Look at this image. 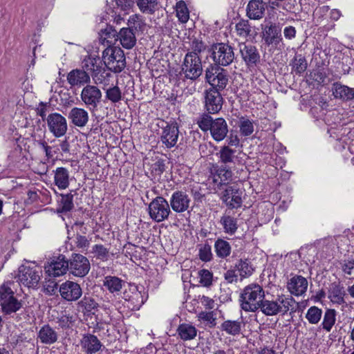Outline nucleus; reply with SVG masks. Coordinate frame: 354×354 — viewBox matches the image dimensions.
<instances>
[{
  "label": "nucleus",
  "instance_id": "1",
  "mask_svg": "<svg viewBox=\"0 0 354 354\" xmlns=\"http://www.w3.org/2000/svg\"><path fill=\"white\" fill-rule=\"evenodd\" d=\"M264 297L263 287L257 283H252L241 290L239 299L241 307L246 312L254 313L261 307Z\"/></svg>",
  "mask_w": 354,
  "mask_h": 354
},
{
  "label": "nucleus",
  "instance_id": "2",
  "mask_svg": "<svg viewBox=\"0 0 354 354\" xmlns=\"http://www.w3.org/2000/svg\"><path fill=\"white\" fill-rule=\"evenodd\" d=\"M197 124L203 131H210L212 138L220 142L223 140L228 133V125L223 118L214 119L207 114L202 115L197 120Z\"/></svg>",
  "mask_w": 354,
  "mask_h": 354
},
{
  "label": "nucleus",
  "instance_id": "3",
  "mask_svg": "<svg viewBox=\"0 0 354 354\" xmlns=\"http://www.w3.org/2000/svg\"><path fill=\"white\" fill-rule=\"evenodd\" d=\"M293 302L292 298H286L283 295L278 296L275 300H269L264 297L259 310L266 316H274L279 313L285 315L290 309Z\"/></svg>",
  "mask_w": 354,
  "mask_h": 354
},
{
  "label": "nucleus",
  "instance_id": "4",
  "mask_svg": "<svg viewBox=\"0 0 354 354\" xmlns=\"http://www.w3.org/2000/svg\"><path fill=\"white\" fill-rule=\"evenodd\" d=\"M102 60L109 71L120 73L126 66L124 51L119 47L106 48L102 53Z\"/></svg>",
  "mask_w": 354,
  "mask_h": 354
},
{
  "label": "nucleus",
  "instance_id": "5",
  "mask_svg": "<svg viewBox=\"0 0 354 354\" xmlns=\"http://www.w3.org/2000/svg\"><path fill=\"white\" fill-rule=\"evenodd\" d=\"M209 53L214 64L227 66L232 64L235 58L234 48L226 43H216L212 45Z\"/></svg>",
  "mask_w": 354,
  "mask_h": 354
},
{
  "label": "nucleus",
  "instance_id": "6",
  "mask_svg": "<svg viewBox=\"0 0 354 354\" xmlns=\"http://www.w3.org/2000/svg\"><path fill=\"white\" fill-rule=\"evenodd\" d=\"M228 77L227 71L220 66L211 64L205 70V80L211 88L223 90L228 84Z\"/></svg>",
  "mask_w": 354,
  "mask_h": 354
},
{
  "label": "nucleus",
  "instance_id": "7",
  "mask_svg": "<svg viewBox=\"0 0 354 354\" xmlns=\"http://www.w3.org/2000/svg\"><path fill=\"white\" fill-rule=\"evenodd\" d=\"M220 187L223 189L221 194V199L230 209H237L242 205V191L238 185H227L225 183H220Z\"/></svg>",
  "mask_w": 354,
  "mask_h": 354
},
{
  "label": "nucleus",
  "instance_id": "8",
  "mask_svg": "<svg viewBox=\"0 0 354 354\" xmlns=\"http://www.w3.org/2000/svg\"><path fill=\"white\" fill-rule=\"evenodd\" d=\"M181 71L185 75L186 79L196 80L203 73L202 61L200 56H196L191 54H186Z\"/></svg>",
  "mask_w": 354,
  "mask_h": 354
},
{
  "label": "nucleus",
  "instance_id": "9",
  "mask_svg": "<svg viewBox=\"0 0 354 354\" xmlns=\"http://www.w3.org/2000/svg\"><path fill=\"white\" fill-rule=\"evenodd\" d=\"M170 212L169 203L162 196L155 198L149 205L150 217L156 222L167 218Z\"/></svg>",
  "mask_w": 354,
  "mask_h": 354
},
{
  "label": "nucleus",
  "instance_id": "10",
  "mask_svg": "<svg viewBox=\"0 0 354 354\" xmlns=\"http://www.w3.org/2000/svg\"><path fill=\"white\" fill-rule=\"evenodd\" d=\"M41 270L39 266L30 267L22 265L19 268L18 280L27 287H35L41 278Z\"/></svg>",
  "mask_w": 354,
  "mask_h": 354
},
{
  "label": "nucleus",
  "instance_id": "11",
  "mask_svg": "<svg viewBox=\"0 0 354 354\" xmlns=\"http://www.w3.org/2000/svg\"><path fill=\"white\" fill-rule=\"evenodd\" d=\"M49 131L55 138L64 136L67 131L68 126L66 119L58 113H50L46 118Z\"/></svg>",
  "mask_w": 354,
  "mask_h": 354
},
{
  "label": "nucleus",
  "instance_id": "12",
  "mask_svg": "<svg viewBox=\"0 0 354 354\" xmlns=\"http://www.w3.org/2000/svg\"><path fill=\"white\" fill-rule=\"evenodd\" d=\"M90 270L88 260L82 254H75L69 262V271L75 277H83Z\"/></svg>",
  "mask_w": 354,
  "mask_h": 354
},
{
  "label": "nucleus",
  "instance_id": "13",
  "mask_svg": "<svg viewBox=\"0 0 354 354\" xmlns=\"http://www.w3.org/2000/svg\"><path fill=\"white\" fill-rule=\"evenodd\" d=\"M263 39L268 46L277 45L281 41V27L280 24L269 22L262 28Z\"/></svg>",
  "mask_w": 354,
  "mask_h": 354
},
{
  "label": "nucleus",
  "instance_id": "14",
  "mask_svg": "<svg viewBox=\"0 0 354 354\" xmlns=\"http://www.w3.org/2000/svg\"><path fill=\"white\" fill-rule=\"evenodd\" d=\"M102 98L101 91L95 86L86 85L81 93L82 102L92 109H96Z\"/></svg>",
  "mask_w": 354,
  "mask_h": 354
},
{
  "label": "nucleus",
  "instance_id": "15",
  "mask_svg": "<svg viewBox=\"0 0 354 354\" xmlns=\"http://www.w3.org/2000/svg\"><path fill=\"white\" fill-rule=\"evenodd\" d=\"M220 91L221 90L210 88L205 92V108L209 113H218L222 108L223 97Z\"/></svg>",
  "mask_w": 354,
  "mask_h": 354
},
{
  "label": "nucleus",
  "instance_id": "16",
  "mask_svg": "<svg viewBox=\"0 0 354 354\" xmlns=\"http://www.w3.org/2000/svg\"><path fill=\"white\" fill-rule=\"evenodd\" d=\"M239 51L248 68L254 67L260 62V54L256 46L241 43L239 44Z\"/></svg>",
  "mask_w": 354,
  "mask_h": 354
},
{
  "label": "nucleus",
  "instance_id": "17",
  "mask_svg": "<svg viewBox=\"0 0 354 354\" xmlns=\"http://www.w3.org/2000/svg\"><path fill=\"white\" fill-rule=\"evenodd\" d=\"M59 291L62 297L68 301H77L82 295L80 286L71 281L62 283Z\"/></svg>",
  "mask_w": 354,
  "mask_h": 354
},
{
  "label": "nucleus",
  "instance_id": "18",
  "mask_svg": "<svg viewBox=\"0 0 354 354\" xmlns=\"http://www.w3.org/2000/svg\"><path fill=\"white\" fill-rule=\"evenodd\" d=\"M171 209L176 213H182L189 207L191 199L189 196L183 191H176L170 198Z\"/></svg>",
  "mask_w": 354,
  "mask_h": 354
},
{
  "label": "nucleus",
  "instance_id": "19",
  "mask_svg": "<svg viewBox=\"0 0 354 354\" xmlns=\"http://www.w3.org/2000/svg\"><path fill=\"white\" fill-rule=\"evenodd\" d=\"M178 133L179 130L176 122L167 124L163 128L160 140L167 148H171L177 143Z\"/></svg>",
  "mask_w": 354,
  "mask_h": 354
},
{
  "label": "nucleus",
  "instance_id": "20",
  "mask_svg": "<svg viewBox=\"0 0 354 354\" xmlns=\"http://www.w3.org/2000/svg\"><path fill=\"white\" fill-rule=\"evenodd\" d=\"M46 269L50 276L59 277L64 274L68 270H69V262L64 255L60 254L53 259Z\"/></svg>",
  "mask_w": 354,
  "mask_h": 354
},
{
  "label": "nucleus",
  "instance_id": "21",
  "mask_svg": "<svg viewBox=\"0 0 354 354\" xmlns=\"http://www.w3.org/2000/svg\"><path fill=\"white\" fill-rule=\"evenodd\" d=\"M67 116L73 125L80 128L87 124L89 118L88 112L85 109L78 107L72 108Z\"/></svg>",
  "mask_w": 354,
  "mask_h": 354
},
{
  "label": "nucleus",
  "instance_id": "22",
  "mask_svg": "<svg viewBox=\"0 0 354 354\" xmlns=\"http://www.w3.org/2000/svg\"><path fill=\"white\" fill-rule=\"evenodd\" d=\"M331 91L335 99L347 102L354 99V89L339 82H335L332 85Z\"/></svg>",
  "mask_w": 354,
  "mask_h": 354
},
{
  "label": "nucleus",
  "instance_id": "23",
  "mask_svg": "<svg viewBox=\"0 0 354 354\" xmlns=\"http://www.w3.org/2000/svg\"><path fill=\"white\" fill-rule=\"evenodd\" d=\"M307 288L308 281L301 276L293 277L287 285L288 290L295 296L302 295L306 291Z\"/></svg>",
  "mask_w": 354,
  "mask_h": 354
},
{
  "label": "nucleus",
  "instance_id": "24",
  "mask_svg": "<svg viewBox=\"0 0 354 354\" xmlns=\"http://www.w3.org/2000/svg\"><path fill=\"white\" fill-rule=\"evenodd\" d=\"M81 346L86 354H93L100 351L102 344L96 336L87 334L83 336Z\"/></svg>",
  "mask_w": 354,
  "mask_h": 354
},
{
  "label": "nucleus",
  "instance_id": "25",
  "mask_svg": "<svg viewBox=\"0 0 354 354\" xmlns=\"http://www.w3.org/2000/svg\"><path fill=\"white\" fill-rule=\"evenodd\" d=\"M90 75L84 70H72L67 75V81L71 86H81L89 83Z\"/></svg>",
  "mask_w": 354,
  "mask_h": 354
},
{
  "label": "nucleus",
  "instance_id": "26",
  "mask_svg": "<svg viewBox=\"0 0 354 354\" xmlns=\"http://www.w3.org/2000/svg\"><path fill=\"white\" fill-rule=\"evenodd\" d=\"M265 10L266 5L262 0H250L247 6V16L251 19H261Z\"/></svg>",
  "mask_w": 354,
  "mask_h": 354
},
{
  "label": "nucleus",
  "instance_id": "27",
  "mask_svg": "<svg viewBox=\"0 0 354 354\" xmlns=\"http://www.w3.org/2000/svg\"><path fill=\"white\" fill-rule=\"evenodd\" d=\"M118 40L124 48L131 49L136 44V34L129 28H122L118 32Z\"/></svg>",
  "mask_w": 354,
  "mask_h": 354
},
{
  "label": "nucleus",
  "instance_id": "28",
  "mask_svg": "<svg viewBox=\"0 0 354 354\" xmlns=\"http://www.w3.org/2000/svg\"><path fill=\"white\" fill-rule=\"evenodd\" d=\"M91 77L95 84H102L104 86L109 84L111 73L107 71L105 67L102 66H97L93 68L91 73Z\"/></svg>",
  "mask_w": 354,
  "mask_h": 354
},
{
  "label": "nucleus",
  "instance_id": "29",
  "mask_svg": "<svg viewBox=\"0 0 354 354\" xmlns=\"http://www.w3.org/2000/svg\"><path fill=\"white\" fill-rule=\"evenodd\" d=\"M118 32L113 27L107 26L100 31L99 39L102 44L111 48L118 41Z\"/></svg>",
  "mask_w": 354,
  "mask_h": 354
},
{
  "label": "nucleus",
  "instance_id": "30",
  "mask_svg": "<svg viewBox=\"0 0 354 354\" xmlns=\"http://www.w3.org/2000/svg\"><path fill=\"white\" fill-rule=\"evenodd\" d=\"M55 184L60 189H65L69 185V172L64 167H58L55 171Z\"/></svg>",
  "mask_w": 354,
  "mask_h": 354
},
{
  "label": "nucleus",
  "instance_id": "31",
  "mask_svg": "<svg viewBox=\"0 0 354 354\" xmlns=\"http://www.w3.org/2000/svg\"><path fill=\"white\" fill-rule=\"evenodd\" d=\"M38 337L43 344H52L57 340V334L48 325H45L40 329Z\"/></svg>",
  "mask_w": 354,
  "mask_h": 354
},
{
  "label": "nucleus",
  "instance_id": "32",
  "mask_svg": "<svg viewBox=\"0 0 354 354\" xmlns=\"http://www.w3.org/2000/svg\"><path fill=\"white\" fill-rule=\"evenodd\" d=\"M345 291L344 287L337 283H332L328 292V297L330 301L337 304H342L344 301Z\"/></svg>",
  "mask_w": 354,
  "mask_h": 354
},
{
  "label": "nucleus",
  "instance_id": "33",
  "mask_svg": "<svg viewBox=\"0 0 354 354\" xmlns=\"http://www.w3.org/2000/svg\"><path fill=\"white\" fill-rule=\"evenodd\" d=\"M127 28H129L131 31L137 34L139 32H142L145 30L146 24L143 19V17L138 15L134 14L129 17L127 21Z\"/></svg>",
  "mask_w": 354,
  "mask_h": 354
},
{
  "label": "nucleus",
  "instance_id": "34",
  "mask_svg": "<svg viewBox=\"0 0 354 354\" xmlns=\"http://www.w3.org/2000/svg\"><path fill=\"white\" fill-rule=\"evenodd\" d=\"M60 201H59V207L56 209L57 214L66 213L71 211L74 207L73 195L71 193L66 194H60Z\"/></svg>",
  "mask_w": 354,
  "mask_h": 354
},
{
  "label": "nucleus",
  "instance_id": "35",
  "mask_svg": "<svg viewBox=\"0 0 354 354\" xmlns=\"http://www.w3.org/2000/svg\"><path fill=\"white\" fill-rule=\"evenodd\" d=\"M139 10L145 14L152 15L157 10L158 0H136Z\"/></svg>",
  "mask_w": 354,
  "mask_h": 354
},
{
  "label": "nucleus",
  "instance_id": "36",
  "mask_svg": "<svg viewBox=\"0 0 354 354\" xmlns=\"http://www.w3.org/2000/svg\"><path fill=\"white\" fill-rule=\"evenodd\" d=\"M6 299L5 303L0 302L2 310L6 313H15L21 308V303L15 297V295Z\"/></svg>",
  "mask_w": 354,
  "mask_h": 354
},
{
  "label": "nucleus",
  "instance_id": "37",
  "mask_svg": "<svg viewBox=\"0 0 354 354\" xmlns=\"http://www.w3.org/2000/svg\"><path fill=\"white\" fill-rule=\"evenodd\" d=\"M235 150L232 149L229 146L224 145L221 147L218 152L220 162L227 166L233 163L235 158Z\"/></svg>",
  "mask_w": 354,
  "mask_h": 354
},
{
  "label": "nucleus",
  "instance_id": "38",
  "mask_svg": "<svg viewBox=\"0 0 354 354\" xmlns=\"http://www.w3.org/2000/svg\"><path fill=\"white\" fill-rule=\"evenodd\" d=\"M178 333L182 339L187 341L194 339L197 331L194 326L184 324L178 326Z\"/></svg>",
  "mask_w": 354,
  "mask_h": 354
},
{
  "label": "nucleus",
  "instance_id": "39",
  "mask_svg": "<svg viewBox=\"0 0 354 354\" xmlns=\"http://www.w3.org/2000/svg\"><path fill=\"white\" fill-rule=\"evenodd\" d=\"M292 71L297 75L304 73L307 67V60L302 55H296L292 60Z\"/></svg>",
  "mask_w": 354,
  "mask_h": 354
},
{
  "label": "nucleus",
  "instance_id": "40",
  "mask_svg": "<svg viewBox=\"0 0 354 354\" xmlns=\"http://www.w3.org/2000/svg\"><path fill=\"white\" fill-rule=\"evenodd\" d=\"M336 321V311L334 309H327L324 315L322 323L323 329L330 332Z\"/></svg>",
  "mask_w": 354,
  "mask_h": 354
},
{
  "label": "nucleus",
  "instance_id": "41",
  "mask_svg": "<svg viewBox=\"0 0 354 354\" xmlns=\"http://www.w3.org/2000/svg\"><path fill=\"white\" fill-rule=\"evenodd\" d=\"M15 286V283L13 281H7L0 286V302L5 303L8 297L9 298L15 295L13 290Z\"/></svg>",
  "mask_w": 354,
  "mask_h": 354
},
{
  "label": "nucleus",
  "instance_id": "42",
  "mask_svg": "<svg viewBox=\"0 0 354 354\" xmlns=\"http://www.w3.org/2000/svg\"><path fill=\"white\" fill-rule=\"evenodd\" d=\"M221 329L229 335H236L241 332V323L237 321L227 320L221 324Z\"/></svg>",
  "mask_w": 354,
  "mask_h": 354
},
{
  "label": "nucleus",
  "instance_id": "43",
  "mask_svg": "<svg viewBox=\"0 0 354 354\" xmlns=\"http://www.w3.org/2000/svg\"><path fill=\"white\" fill-rule=\"evenodd\" d=\"M237 35L243 38H246L251 35L252 27L248 20L241 19L236 24Z\"/></svg>",
  "mask_w": 354,
  "mask_h": 354
},
{
  "label": "nucleus",
  "instance_id": "44",
  "mask_svg": "<svg viewBox=\"0 0 354 354\" xmlns=\"http://www.w3.org/2000/svg\"><path fill=\"white\" fill-rule=\"evenodd\" d=\"M240 133L245 137L249 136L254 132L253 122L248 118L241 117L239 121Z\"/></svg>",
  "mask_w": 354,
  "mask_h": 354
},
{
  "label": "nucleus",
  "instance_id": "45",
  "mask_svg": "<svg viewBox=\"0 0 354 354\" xmlns=\"http://www.w3.org/2000/svg\"><path fill=\"white\" fill-rule=\"evenodd\" d=\"M105 97L112 103L116 104L122 100V91L118 86H113L106 89Z\"/></svg>",
  "mask_w": 354,
  "mask_h": 354
},
{
  "label": "nucleus",
  "instance_id": "46",
  "mask_svg": "<svg viewBox=\"0 0 354 354\" xmlns=\"http://www.w3.org/2000/svg\"><path fill=\"white\" fill-rule=\"evenodd\" d=\"M176 16L182 23H186L189 18V13L185 3L183 1H178L176 6Z\"/></svg>",
  "mask_w": 354,
  "mask_h": 354
},
{
  "label": "nucleus",
  "instance_id": "47",
  "mask_svg": "<svg viewBox=\"0 0 354 354\" xmlns=\"http://www.w3.org/2000/svg\"><path fill=\"white\" fill-rule=\"evenodd\" d=\"M322 310L317 306L310 307L306 315V318L310 324H317L322 318Z\"/></svg>",
  "mask_w": 354,
  "mask_h": 354
},
{
  "label": "nucleus",
  "instance_id": "48",
  "mask_svg": "<svg viewBox=\"0 0 354 354\" xmlns=\"http://www.w3.org/2000/svg\"><path fill=\"white\" fill-rule=\"evenodd\" d=\"M241 277H248L252 274L254 268L251 263L248 260H240L239 264L236 266Z\"/></svg>",
  "mask_w": 354,
  "mask_h": 354
},
{
  "label": "nucleus",
  "instance_id": "49",
  "mask_svg": "<svg viewBox=\"0 0 354 354\" xmlns=\"http://www.w3.org/2000/svg\"><path fill=\"white\" fill-rule=\"evenodd\" d=\"M122 280L116 277H106L104 283L111 292L120 291L122 288Z\"/></svg>",
  "mask_w": 354,
  "mask_h": 354
},
{
  "label": "nucleus",
  "instance_id": "50",
  "mask_svg": "<svg viewBox=\"0 0 354 354\" xmlns=\"http://www.w3.org/2000/svg\"><path fill=\"white\" fill-rule=\"evenodd\" d=\"M79 306L82 307L87 313H92L98 307V304L91 297L84 296V298L78 303Z\"/></svg>",
  "mask_w": 354,
  "mask_h": 354
},
{
  "label": "nucleus",
  "instance_id": "51",
  "mask_svg": "<svg viewBox=\"0 0 354 354\" xmlns=\"http://www.w3.org/2000/svg\"><path fill=\"white\" fill-rule=\"evenodd\" d=\"M206 49L205 43L198 39L194 38L191 42V51L187 54H191L196 56H200V54Z\"/></svg>",
  "mask_w": 354,
  "mask_h": 354
},
{
  "label": "nucleus",
  "instance_id": "52",
  "mask_svg": "<svg viewBox=\"0 0 354 354\" xmlns=\"http://www.w3.org/2000/svg\"><path fill=\"white\" fill-rule=\"evenodd\" d=\"M221 222L227 232L232 234L237 229L236 220L230 216H224L221 217Z\"/></svg>",
  "mask_w": 354,
  "mask_h": 354
},
{
  "label": "nucleus",
  "instance_id": "53",
  "mask_svg": "<svg viewBox=\"0 0 354 354\" xmlns=\"http://www.w3.org/2000/svg\"><path fill=\"white\" fill-rule=\"evenodd\" d=\"M199 259L204 261L207 262L212 260V253L209 245H203L199 249L198 253Z\"/></svg>",
  "mask_w": 354,
  "mask_h": 354
},
{
  "label": "nucleus",
  "instance_id": "54",
  "mask_svg": "<svg viewBox=\"0 0 354 354\" xmlns=\"http://www.w3.org/2000/svg\"><path fill=\"white\" fill-rule=\"evenodd\" d=\"M198 318L203 322H205L210 327H214L216 326V318L214 317V313L211 312H201L198 314Z\"/></svg>",
  "mask_w": 354,
  "mask_h": 354
},
{
  "label": "nucleus",
  "instance_id": "55",
  "mask_svg": "<svg viewBox=\"0 0 354 354\" xmlns=\"http://www.w3.org/2000/svg\"><path fill=\"white\" fill-rule=\"evenodd\" d=\"M200 283L204 286H209L212 282V273L207 270H201L199 272Z\"/></svg>",
  "mask_w": 354,
  "mask_h": 354
},
{
  "label": "nucleus",
  "instance_id": "56",
  "mask_svg": "<svg viewBox=\"0 0 354 354\" xmlns=\"http://www.w3.org/2000/svg\"><path fill=\"white\" fill-rule=\"evenodd\" d=\"M341 265L344 274L348 276L349 278L354 277V260L344 261Z\"/></svg>",
  "mask_w": 354,
  "mask_h": 354
},
{
  "label": "nucleus",
  "instance_id": "57",
  "mask_svg": "<svg viewBox=\"0 0 354 354\" xmlns=\"http://www.w3.org/2000/svg\"><path fill=\"white\" fill-rule=\"evenodd\" d=\"M36 142L38 145V146L41 147L44 149L46 154V157L48 160L53 157L56 151H53V147L49 146L44 140H37Z\"/></svg>",
  "mask_w": 354,
  "mask_h": 354
},
{
  "label": "nucleus",
  "instance_id": "58",
  "mask_svg": "<svg viewBox=\"0 0 354 354\" xmlns=\"http://www.w3.org/2000/svg\"><path fill=\"white\" fill-rule=\"evenodd\" d=\"M216 255L220 258H225L230 255L231 248L230 245H214Z\"/></svg>",
  "mask_w": 354,
  "mask_h": 354
},
{
  "label": "nucleus",
  "instance_id": "59",
  "mask_svg": "<svg viewBox=\"0 0 354 354\" xmlns=\"http://www.w3.org/2000/svg\"><path fill=\"white\" fill-rule=\"evenodd\" d=\"M217 175L221 181L230 180L232 177V171L225 167H221L217 170Z\"/></svg>",
  "mask_w": 354,
  "mask_h": 354
},
{
  "label": "nucleus",
  "instance_id": "60",
  "mask_svg": "<svg viewBox=\"0 0 354 354\" xmlns=\"http://www.w3.org/2000/svg\"><path fill=\"white\" fill-rule=\"evenodd\" d=\"M165 170L164 160H158L151 165V171L156 175L160 176Z\"/></svg>",
  "mask_w": 354,
  "mask_h": 354
},
{
  "label": "nucleus",
  "instance_id": "61",
  "mask_svg": "<svg viewBox=\"0 0 354 354\" xmlns=\"http://www.w3.org/2000/svg\"><path fill=\"white\" fill-rule=\"evenodd\" d=\"M116 5L122 10H128L133 8L136 0H115Z\"/></svg>",
  "mask_w": 354,
  "mask_h": 354
},
{
  "label": "nucleus",
  "instance_id": "62",
  "mask_svg": "<svg viewBox=\"0 0 354 354\" xmlns=\"http://www.w3.org/2000/svg\"><path fill=\"white\" fill-rule=\"evenodd\" d=\"M98 65L97 64V59L95 58L88 57L87 59H84L83 62L82 68L84 71H91L93 72V68H95Z\"/></svg>",
  "mask_w": 354,
  "mask_h": 354
},
{
  "label": "nucleus",
  "instance_id": "63",
  "mask_svg": "<svg viewBox=\"0 0 354 354\" xmlns=\"http://www.w3.org/2000/svg\"><path fill=\"white\" fill-rule=\"evenodd\" d=\"M131 300L135 303L134 308L139 309L144 304L143 297L140 292H136L131 297Z\"/></svg>",
  "mask_w": 354,
  "mask_h": 354
},
{
  "label": "nucleus",
  "instance_id": "64",
  "mask_svg": "<svg viewBox=\"0 0 354 354\" xmlns=\"http://www.w3.org/2000/svg\"><path fill=\"white\" fill-rule=\"evenodd\" d=\"M311 77L314 81L319 84H322L325 81L326 74L321 70H317L311 73Z\"/></svg>",
  "mask_w": 354,
  "mask_h": 354
}]
</instances>
